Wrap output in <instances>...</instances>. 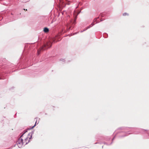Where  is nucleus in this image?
<instances>
[{
	"label": "nucleus",
	"instance_id": "obj_1",
	"mask_svg": "<svg viewBox=\"0 0 149 149\" xmlns=\"http://www.w3.org/2000/svg\"><path fill=\"white\" fill-rule=\"evenodd\" d=\"M32 137L31 134H29L27 136H26L24 134H23L19 138L22 139L24 143L25 144H26L29 143L30 139Z\"/></svg>",
	"mask_w": 149,
	"mask_h": 149
},
{
	"label": "nucleus",
	"instance_id": "obj_2",
	"mask_svg": "<svg viewBox=\"0 0 149 149\" xmlns=\"http://www.w3.org/2000/svg\"><path fill=\"white\" fill-rule=\"evenodd\" d=\"M24 144V143L22 139H21V138H19L17 142V144L18 147L19 148H21Z\"/></svg>",
	"mask_w": 149,
	"mask_h": 149
},
{
	"label": "nucleus",
	"instance_id": "obj_3",
	"mask_svg": "<svg viewBox=\"0 0 149 149\" xmlns=\"http://www.w3.org/2000/svg\"><path fill=\"white\" fill-rule=\"evenodd\" d=\"M52 45L51 41L49 40V42H47L46 44H45L43 47L45 49L51 47Z\"/></svg>",
	"mask_w": 149,
	"mask_h": 149
},
{
	"label": "nucleus",
	"instance_id": "obj_4",
	"mask_svg": "<svg viewBox=\"0 0 149 149\" xmlns=\"http://www.w3.org/2000/svg\"><path fill=\"white\" fill-rule=\"evenodd\" d=\"M45 50V49L44 48V47H42L38 49V55H39L40 54V53L41 52V51H42L43 50Z\"/></svg>",
	"mask_w": 149,
	"mask_h": 149
},
{
	"label": "nucleus",
	"instance_id": "obj_5",
	"mask_svg": "<svg viewBox=\"0 0 149 149\" xmlns=\"http://www.w3.org/2000/svg\"><path fill=\"white\" fill-rule=\"evenodd\" d=\"M49 31L48 29H44L43 31L45 33H47Z\"/></svg>",
	"mask_w": 149,
	"mask_h": 149
},
{
	"label": "nucleus",
	"instance_id": "obj_6",
	"mask_svg": "<svg viewBox=\"0 0 149 149\" xmlns=\"http://www.w3.org/2000/svg\"><path fill=\"white\" fill-rule=\"evenodd\" d=\"M123 16H126L128 15V14L127 13H124L123 14Z\"/></svg>",
	"mask_w": 149,
	"mask_h": 149
},
{
	"label": "nucleus",
	"instance_id": "obj_7",
	"mask_svg": "<svg viewBox=\"0 0 149 149\" xmlns=\"http://www.w3.org/2000/svg\"><path fill=\"white\" fill-rule=\"evenodd\" d=\"M37 123V120H36V123H35V124L34 126H33L32 127L31 129L33 128L36 126V124Z\"/></svg>",
	"mask_w": 149,
	"mask_h": 149
},
{
	"label": "nucleus",
	"instance_id": "obj_8",
	"mask_svg": "<svg viewBox=\"0 0 149 149\" xmlns=\"http://www.w3.org/2000/svg\"><path fill=\"white\" fill-rule=\"evenodd\" d=\"M39 120L38 121V123L37 124H38V123H39Z\"/></svg>",
	"mask_w": 149,
	"mask_h": 149
},
{
	"label": "nucleus",
	"instance_id": "obj_9",
	"mask_svg": "<svg viewBox=\"0 0 149 149\" xmlns=\"http://www.w3.org/2000/svg\"><path fill=\"white\" fill-rule=\"evenodd\" d=\"M26 132H27V131H26V132H24V133H26Z\"/></svg>",
	"mask_w": 149,
	"mask_h": 149
},
{
	"label": "nucleus",
	"instance_id": "obj_10",
	"mask_svg": "<svg viewBox=\"0 0 149 149\" xmlns=\"http://www.w3.org/2000/svg\"><path fill=\"white\" fill-rule=\"evenodd\" d=\"M26 132H27V131H26V132H24V133H26Z\"/></svg>",
	"mask_w": 149,
	"mask_h": 149
}]
</instances>
